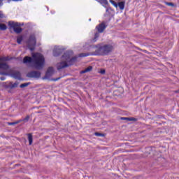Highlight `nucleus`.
I'll return each instance as SVG.
<instances>
[{
  "label": "nucleus",
  "instance_id": "nucleus-22",
  "mask_svg": "<svg viewBox=\"0 0 179 179\" xmlns=\"http://www.w3.org/2000/svg\"><path fill=\"white\" fill-rule=\"evenodd\" d=\"M110 3L115 6V8H118V3H115L113 0H110Z\"/></svg>",
  "mask_w": 179,
  "mask_h": 179
},
{
  "label": "nucleus",
  "instance_id": "nucleus-6",
  "mask_svg": "<svg viewBox=\"0 0 179 179\" xmlns=\"http://www.w3.org/2000/svg\"><path fill=\"white\" fill-rule=\"evenodd\" d=\"M8 26H10L11 29H13L15 33H17V34L22 33V31H23V29L20 28V27H19L20 26V24H19L18 22L10 21L8 22Z\"/></svg>",
  "mask_w": 179,
  "mask_h": 179
},
{
  "label": "nucleus",
  "instance_id": "nucleus-29",
  "mask_svg": "<svg viewBox=\"0 0 179 179\" xmlns=\"http://www.w3.org/2000/svg\"><path fill=\"white\" fill-rule=\"evenodd\" d=\"M3 5V0H0V7Z\"/></svg>",
  "mask_w": 179,
  "mask_h": 179
},
{
  "label": "nucleus",
  "instance_id": "nucleus-4",
  "mask_svg": "<svg viewBox=\"0 0 179 179\" xmlns=\"http://www.w3.org/2000/svg\"><path fill=\"white\" fill-rule=\"evenodd\" d=\"M36 43L37 41L36 40V35L34 34H31L28 41H27L28 48L30 50V51H34Z\"/></svg>",
  "mask_w": 179,
  "mask_h": 179
},
{
  "label": "nucleus",
  "instance_id": "nucleus-32",
  "mask_svg": "<svg viewBox=\"0 0 179 179\" xmlns=\"http://www.w3.org/2000/svg\"><path fill=\"white\" fill-rule=\"evenodd\" d=\"M59 79H61V78H56L55 79V81L59 80Z\"/></svg>",
  "mask_w": 179,
  "mask_h": 179
},
{
  "label": "nucleus",
  "instance_id": "nucleus-18",
  "mask_svg": "<svg viewBox=\"0 0 179 179\" xmlns=\"http://www.w3.org/2000/svg\"><path fill=\"white\" fill-rule=\"evenodd\" d=\"M29 85H30V83H25L21 84L20 85V87L21 89H23L24 87H27V86H29Z\"/></svg>",
  "mask_w": 179,
  "mask_h": 179
},
{
  "label": "nucleus",
  "instance_id": "nucleus-8",
  "mask_svg": "<svg viewBox=\"0 0 179 179\" xmlns=\"http://www.w3.org/2000/svg\"><path fill=\"white\" fill-rule=\"evenodd\" d=\"M64 52V49H62L59 46H55L53 50V55L54 57H59V55H61Z\"/></svg>",
  "mask_w": 179,
  "mask_h": 179
},
{
  "label": "nucleus",
  "instance_id": "nucleus-12",
  "mask_svg": "<svg viewBox=\"0 0 179 179\" xmlns=\"http://www.w3.org/2000/svg\"><path fill=\"white\" fill-rule=\"evenodd\" d=\"M17 86H19V83L18 82H15V83H9L7 85V87L8 89H15V87H17Z\"/></svg>",
  "mask_w": 179,
  "mask_h": 179
},
{
  "label": "nucleus",
  "instance_id": "nucleus-16",
  "mask_svg": "<svg viewBox=\"0 0 179 179\" xmlns=\"http://www.w3.org/2000/svg\"><path fill=\"white\" fill-rule=\"evenodd\" d=\"M28 141L29 142V145H31V143H33V136L31 134H28Z\"/></svg>",
  "mask_w": 179,
  "mask_h": 179
},
{
  "label": "nucleus",
  "instance_id": "nucleus-26",
  "mask_svg": "<svg viewBox=\"0 0 179 179\" xmlns=\"http://www.w3.org/2000/svg\"><path fill=\"white\" fill-rule=\"evenodd\" d=\"M5 17V15H3V13H2V11H0V19H3Z\"/></svg>",
  "mask_w": 179,
  "mask_h": 179
},
{
  "label": "nucleus",
  "instance_id": "nucleus-23",
  "mask_svg": "<svg viewBox=\"0 0 179 179\" xmlns=\"http://www.w3.org/2000/svg\"><path fill=\"white\" fill-rule=\"evenodd\" d=\"M22 120H18L17 122H8V125H16V124H19V122H21Z\"/></svg>",
  "mask_w": 179,
  "mask_h": 179
},
{
  "label": "nucleus",
  "instance_id": "nucleus-2",
  "mask_svg": "<svg viewBox=\"0 0 179 179\" xmlns=\"http://www.w3.org/2000/svg\"><path fill=\"white\" fill-rule=\"evenodd\" d=\"M78 56L73 57V52L72 50L66 51L61 58V62L57 64V69L58 71L67 68L69 65H73L74 62H76Z\"/></svg>",
  "mask_w": 179,
  "mask_h": 179
},
{
  "label": "nucleus",
  "instance_id": "nucleus-3",
  "mask_svg": "<svg viewBox=\"0 0 179 179\" xmlns=\"http://www.w3.org/2000/svg\"><path fill=\"white\" fill-rule=\"evenodd\" d=\"M95 52L94 55H108L113 51V45L98 44L95 45Z\"/></svg>",
  "mask_w": 179,
  "mask_h": 179
},
{
  "label": "nucleus",
  "instance_id": "nucleus-25",
  "mask_svg": "<svg viewBox=\"0 0 179 179\" xmlns=\"http://www.w3.org/2000/svg\"><path fill=\"white\" fill-rule=\"evenodd\" d=\"M8 61V57H0V62H5Z\"/></svg>",
  "mask_w": 179,
  "mask_h": 179
},
{
  "label": "nucleus",
  "instance_id": "nucleus-17",
  "mask_svg": "<svg viewBox=\"0 0 179 179\" xmlns=\"http://www.w3.org/2000/svg\"><path fill=\"white\" fill-rule=\"evenodd\" d=\"M22 41H23V36H20L17 38V43L18 44H22Z\"/></svg>",
  "mask_w": 179,
  "mask_h": 179
},
{
  "label": "nucleus",
  "instance_id": "nucleus-21",
  "mask_svg": "<svg viewBox=\"0 0 179 179\" xmlns=\"http://www.w3.org/2000/svg\"><path fill=\"white\" fill-rule=\"evenodd\" d=\"M7 27L5 24H0V30H6Z\"/></svg>",
  "mask_w": 179,
  "mask_h": 179
},
{
  "label": "nucleus",
  "instance_id": "nucleus-28",
  "mask_svg": "<svg viewBox=\"0 0 179 179\" xmlns=\"http://www.w3.org/2000/svg\"><path fill=\"white\" fill-rule=\"evenodd\" d=\"M95 136H103V134H101L100 133H95Z\"/></svg>",
  "mask_w": 179,
  "mask_h": 179
},
{
  "label": "nucleus",
  "instance_id": "nucleus-13",
  "mask_svg": "<svg viewBox=\"0 0 179 179\" xmlns=\"http://www.w3.org/2000/svg\"><path fill=\"white\" fill-rule=\"evenodd\" d=\"M97 2L101 3L102 6L104 8H107V6L108 5V1L107 0H96Z\"/></svg>",
  "mask_w": 179,
  "mask_h": 179
},
{
  "label": "nucleus",
  "instance_id": "nucleus-5",
  "mask_svg": "<svg viewBox=\"0 0 179 179\" xmlns=\"http://www.w3.org/2000/svg\"><path fill=\"white\" fill-rule=\"evenodd\" d=\"M106 24L104 22L101 23L99 25L96 26V29L98 30V32H96L94 34V37L92 39V43H96L97 41V38L100 36V33H103L104 30H106Z\"/></svg>",
  "mask_w": 179,
  "mask_h": 179
},
{
  "label": "nucleus",
  "instance_id": "nucleus-10",
  "mask_svg": "<svg viewBox=\"0 0 179 179\" xmlns=\"http://www.w3.org/2000/svg\"><path fill=\"white\" fill-rule=\"evenodd\" d=\"M54 75V68L49 67L45 75V79H50Z\"/></svg>",
  "mask_w": 179,
  "mask_h": 179
},
{
  "label": "nucleus",
  "instance_id": "nucleus-1",
  "mask_svg": "<svg viewBox=\"0 0 179 179\" xmlns=\"http://www.w3.org/2000/svg\"><path fill=\"white\" fill-rule=\"evenodd\" d=\"M31 55L32 57L26 56L24 58V64H26L27 65L31 64L33 68L35 69H43V68H44V64H45V59H44V56L38 52H32Z\"/></svg>",
  "mask_w": 179,
  "mask_h": 179
},
{
  "label": "nucleus",
  "instance_id": "nucleus-14",
  "mask_svg": "<svg viewBox=\"0 0 179 179\" xmlns=\"http://www.w3.org/2000/svg\"><path fill=\"white\" fill-rule=\"evenodd\" d=\"M117 8L120 9V10H124L125 9V1H120L117 4Z\"/></svg>",
  "mask_w": 179,
  "mask_h": 179
},
{
  "label": "nucleus",
  "instance_id": "nucleus-33",
  "mask_svg": "<svg viewBox=\"0 0 179 179\" xmlns=\"http://www.w3.org/2000/svg\"><path fill=\"white\" fill-rule=\"evenodd\" d=\"M89 21L91 22V21H92V19L90 18V19H89Z\"/></svg>",
  "mask_w": 179,
  "mask_h": 179
},
{
  "label": "nucleus",
  "instance_id": "nucleus-20",
  "mask_svg": "<svg viewBox=\"0 0 179 179\" xmlns=\"http://www.w3.org/2000/svg\"><path fill=\"white\" fill-rule=\"evenodd\" d=\"M121 120H126V121H135L134 117H121Z\"/></svg>",
  "mask_w": 179,
  "mask_h": 179
},
{
  "label": "nucleus",
  "instance_id": "nucleus-11",
  "mask_svg": "<svg viewBox=\"0 0 179 179\" xmlns=\"http://www.w3.org/2000/svg\"><path fill=\"white\" fill-rule=\"evenodd\" d=\"M12 78H13L14 79H18L19 80H20L21 76L22 75L20 74V72L19 71H15L11 74Z\"/></svg>",
  "mask_w": 179,
  "mask_h": 179
},
{
  "label": "nucleus",
  "instance_id": "nucleus-9",
  "mask_svg": "<svg viewBox=\"0 0 179 179\" xmlns=\"http://www.w3.org/2000/svg\"><path fill=\"white\" fill-rule=\"evenodd\" d=\"M27 78H38L41 76V73L40 71H31L27 74Z\"/></svg>",
  "mask_w": 179,
  "mask_h": 179
},
{
  "label": "nucleus",
  "instance_id": "nucleus-30",
  "mask_svg": "<svg viewBox=\"0 0 179 179\" xmlns=\"http://www.w3.org/2000/svg\"><path fill=\"white\" fill-rule=\"evenodd\" d=\"M101 73H102V74L106 73V70H101Z\"/></svg>",
  "mask_w": 179,
  "mask_h": 179
},
{
  "label": "nucleus",
  "instance_id": "nucleus-19",
  "mask_svg": "<svg viewBox=\"0 0 179 179\" xmlns=\"http://www.w3.org/2000/svg\"><path fill=\"white\" fill-rule=\"evenodd\" d=\"M89 55H90V54L89 53H80L78 57L79 58H83V57H89Z\"/></svg>",
  "mask_w": 179,
  "mask_h": 179
},
{
  "label": "nucleus",
  "instance_id": "nucleus-7",
  "mask_svg": "<svg viewBox=\"0 0 179 179\" xmlns=\"http://www.w3.org/2000/svg\"><path fill=\"white\" fill-rule=\"evenodd\" d=\"M0 69L4 71L3 72L0 73V75H8L9 71V66L6 63H0Z\"/></svg>",
  "mask_w": 179,
  "mask_h": 179
},
{
  "label": "nucleus",
  "instance_id": "nucleus-15",
  "mask_svg": "<svg viewBox=\"0 0 179 179\" xmlns=\"http://www.w3.org/2000/svg\"><path fill=\"white\" fill-rule=\"evenodd\" d=\"M93 69V67L91 66H88L87 69H85L84 71H81V73H86V72H90Z\"/></svg>",
  "mask_w": 179,
  "mask_h": 179
},
{
  "label": "nucleus",
  "instance_id": "nucleus-27",
  "mask_svg": "<svg viewBox=\"0 0 179 179\" xmlns=\"http://www.w3.org/2000/svg\"><path fill=\"white\" fill-rule=\"evenodd\" d=\"M166 5H168V6H174V3H166Z\"/></svg>",
  "mask_w": 179,
  "mask_h": 179
},
{
  "label": "nucleus",
  "instance_id": "nucleus-24",
  "mask_svg": "<svg viewBox=\"0 0 179 179\" xmlns=\"http://www.w3.org/2000/svg\"><path fill=\"white\" fill-rule=\"evenodd\" d=\"M29 120H30V116L27 115L25 118H24L23 120H20V121H24V122H27Z\"/></svg>",
  "mask_w": 179,
  "mask_h": 179
},
{
  "label": "nucleus",
  "instance_id": "nucleus-31",
  "mask_svg": "<svg viewBox=\"0 0 179 179\" xmlns=\"http://www.w3.org/2000/svg\"><path fill=\"white\" fill-rule=\"evenodd\" d=\"M0 79L1 80H5V77H1Z\"/></svg>",
  "mask_w": 179,
  "mask_h": 179
},
{
  "label": "nucleus",
  "instance_id": "nucleus-34",
  "mask_svg": "<svg viewBox=\"0 0 179 179\" xmlns=\"http://www.w3.org/2000/svg\"><path fill=\"white\" fill-rule=\"evenodd\" d=\"M106 12H108V8L106 9Z\"/></svg>",
  "mask_w": 179,
  "mask_h": 179
}]
</instances>
